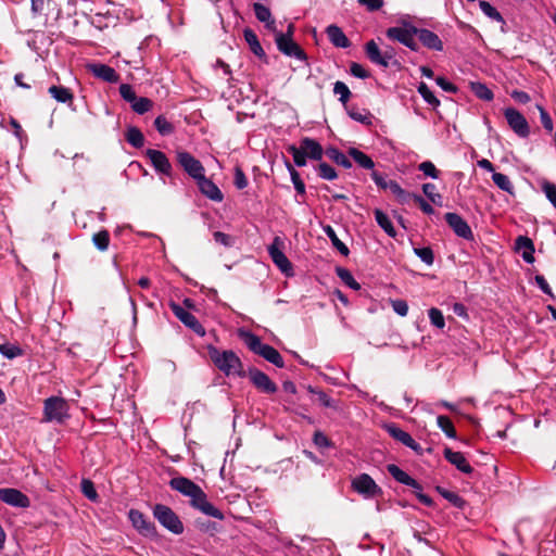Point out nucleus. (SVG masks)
Here are the masks:
<instances>
[{
    "label": "nucleus",
    "instance_id": "obj_1",
    "mask_svg": "<svg viewBox=\"0 0 556 556\" xmlns=\"http://www.w3.org/2000/svg\"><path fill=\"white\" fill-rule=\"evenodd\" d=\"M169 486L190 498V505L202 514L223 520L224 514L208 502L205 492L200 485L186 477H174L169 480Z\"/></svg>",
    "mask_w": 556,
    "mask_h": 556
},
{
    "label": "nucleus",
    "instance_id": "obj_2",
    "mask_svg": "<svg viewBox=\"0 0 556 556\" xmlns=\"http://www.w3.org/2000/svg\"><path fill=\"white\" fill-rule=\"evenodd\" d=\"M208 355L213 364L226 377L237 376L244 377L243 364L240 357L231 350L219 351L217 348L210 345Z\"/></svg>",
    "mask_w": 556,
    "mask_h": 556
},
{
    "label": "nucleus",
    "instance_id": "obj_3",
    "mask_svg": "<svg viewBox=\"0 0 556 556\" xmlns=\"http://www.w3.org/2000/svg\"><path fill=\"white\" fill-rule=\"evenodd\" d=\"M399 26L389 27L386 30V36L393 41H397L412 51H418L419 46L415 40L418 27H416L406 15L399 21Z\"/></svg>",
    "mask_w": 556,
    "mask_h": 556
},
{
    "label": "nucleus",
    "instance_id": "obj_4",
    "mask_svg": "<svg viewBox=\"0 0 556 556\" xmlns=\"http://www.w3.org/2000/svg\"><path fill=\"white\" fill-rule=\"evenodd\" d=\"M243 341L248 349L254 354L262 356L278 368L285 367V362L280 353L271 345L263 343L258 336L252 332H245L243 334Z\"/></svg>",
    "mask_w": 556,
    "mask_h": 556
},
{
    "label": "nucleus",
    "instance_id": "obj_5",
    "mask_svg": "<svg viewBox=\"0 0 556 556\" xmlns=\"http://www.w3.org/2000/svg\"><path fill=\"white\" fill-rule=\"evenodd\" d=\"M68 410V404L63 397L50 396L43 402L45 421H55L58 424H63L66 419L70 418Z\"/></svg>",
    "mask_w": 556,
    "mask_h": 556
},
{
    "label": "nucleus",
    "instance_id": "obj_6",
    "mask_svg": "<svg viewBox=\"0 0 556 556\" xmlns=\"http://www.w3.org/2000/svg\"><path fill=\"white\" fill-rule=\"evenodd\" d=\"M153 517L166 530L174 534H181L185 530L182 521L178 515L168 506L156 504L153 507Z\"/></svg>",
    "mask_w": 556,
    "mask_h": 556
},
{
    "label": "nucleus",
    "instance_id": "obj_7",
    "mask_svg": "<svg viewBox=\"0 0 556 556\" xmlns=\"http://www.w3.org/2000/svg\"><path fill=\"white\" fill-rule=\"evenodd\" d=\"M352 488L365 498H374L382 493L381 488L367 473H361L352 480Z\"/></svg>",
    "mask_w": 556,
    "mask_h": 556
},
{
    "label": "nucleus",
    "instance_id": "obj_8",
    "mask_svg": "<svg viewBox=\"0 0 556 556\" xmlns=\"http://www.w3.org/2000/svg\"><path fill=\"white\" fill-rule=\"evenodd\" d=\"M504 116L509 128L520 138H527L530 135V127L526 117L515 108H506Z\"/></svg>",
    "mask_w": 556,
    "mask_h": 556
},
{
    "label": "nucleus",
    "instance_id": "obj_9",
    "mask_svg": "<svg viewBox=\"0 0 556 556\" xmlns=\"http://www.w3.org/2000/svg\"><path fill=\"white\" fill-rule=\"evenodd\" d=\"M282 240L279 237H275L273 243L268 247V254L273 263L286 276H291L292 264L282 251Z\"/></svg>",
    "mask_w": 556,
    "mask_h": 556
},
{
    "label": "nucleus",
    "instance_id": "obj_10",
    "mask_svg": "<svg viewBox=\"0 0 556 556\" xmlns=\"http://www.w3.org/2000/svg\"><path fill=\"white\" fill-rule=\"evenodd\" d=\"M169 307L176 318H178L186 327L191 329L195 334L200 337L205 336L204 327L193 314L186 311L182 306L173 301L169 303Z\"/></svg>",
    "mask_w": 556,
    "mask_h": 556
},
{
    "label": "nucleus",
    "instance_id": "obj_11",
    "mask_svg": "<svg viewBox=\"0 0 556 556\" xmlns=\"http://www.w3.org/2000/svg\"><path fill=\"white\" fill-rule=\"evenodd\" d=\"M276 33V45L280 52L283 54L295 58L296 60H306V53L304 50L290 38V35H283L281 31Z\"/></svg>",
    "mask_w": 556,
    "mask_h": 556
},
{
    "label": "nucleus",
    "instance_id": "obj_12",
    "mask_svg": "<svg viewBox=\"0 0 556 556\" xmlns=\"http://www.w3.org/2000/svg\"><path fill=\"white\" fill-rule=\"evenodd\" d=\"M132 527L143 536L153 539L157 535L155 525L149 520L141 511L130 509L128 513Z\"/></svg>",
    "mask_w": 556,
    "mask_h": 556
},
{
    "label": "nucleus",
    "instance_id": "obj_13",
    "mask_svg": "<svg viewBox=\"0 0 556 556\" xmlns=\"http://www.w3.org/2000/svg\"><path fill=\"white\" fill-rule=\"evenodd\" d=\"M176 157H177L178 164L194 180H197L199 177H201L205 173V169H204V166L202 165V163L199 160H197L189 152L179 151V152H177Z\"/></svg>",
    "mask_w": 556,
    "mask_h": 556
},
{
    "label": "nucleus",
    "instance_id": "obj_14",
    "mask_svg": "<svg viewBox=\"0 0 556 556\" xmlns=\"http://www.w3.org/2000/svg\"><path fill=\"white\" fill-rule=\"evenodd\" d=\"M248 376L252 384L262 393L274 394L277 392V384L262 370L251 367Z\"/></svg>",
    "mask_w": 556,
    "mask_h": 556
},
{
    "label": "nucleus",
    "instance_id": "obj_15",
    "mask_svg": "<svg viewBox=\"0 0 556 556\" xmlns=\"http://www.w3.org/2000/svg\"><path fill=\"white\" fill-rule=\"evenodd\" d=\"M444 219L457 237L468 241L473 240L475 237L470 226L459 214L448 212L444 215Z\"/></svg>",
    "mask_w": 556,
    "mask_h": 556
},
{
    "label": "nucleus",
    "instance_id": "obj_16",
    "mask_svg": "<svg viewBox=\"0 0 556 556\" xmlns=\"http://www.w3.org/2000/svg\"><path fill=\"white\" fill-rule=\"evenodd\" d=\"M387 432L396 441L401 442L402 444H404L405 446L409 447L410 450H413L416 454L418 455H422L424 453V448L421 447V445L416 442L412 435L404 431L403 429H401L397 425L391 422V424H387L384 426Z\"/></svg>",
    "mask_w": 556,
    "mask_h": 556
},
{
    "label": "nucleus",
    "instance_id": "obj_17",
    "mask_svg": "<svg viewBox=\"0 0 556 556\" xmlns=\"http://www.w3.org/2000/svg\"><path fill=\"white\" fill-rule=\"evenodd\" d=\"M86 68L96 78H98L104 83L116 84L121 79L119 74L113 67H111L104 63H100V62L88 63L86 65Z\"/></svg>",
    "mask_w": 556,
    "mask_h": 556
},
{
    "label": "nucleus",
    "instance_id": "obj_18",
    "mask_svg": "<svg viewBox=\"0 0 556 556\" xmlns=\"http://www.w3.org/2000/svg\"><path fill=\"white\" fill-rule=\"evenodd\" d=\"M0 501L17 508H28L30 506L28 496L14 488L0 489Z\"/></svg>",
    "mask_w": 556,
    "mask_h": 556
},
{
    "label": "nucleus",
    "instance_id": "obj_19",
    "mask_svg": "<svg viewBox=\"0 0 556 556\" xmlns=\"http://www.w3.org/2000/svg\"><path fill=\"white\" fill-rule=\"evenodd\" d=\"M146 155L149 157L153 168L167 177L172 176L173 167L166 154L160 150L148 149Z\"/></svg>",
    "mask_w": 556,
    "mask_h": 556
},
{
    "label": "nucleus",
    "instance_id": "obj_20",
    "mask_svg": "<svg viewBox=\"0 0 556 556\" xmlns=\"http://www.w3.org/2000/svg\"><path fill=\"white\" fill-rule=\"evenodd\" d=\"M197 185L202 194L215 202H222L224 199L220 189L208 178L205 177V173L199 177Z\"/></svg>",
    "mask_w": 556,
    "mask_h": 556
},
{
    "label": "nucleus",
    "instance_id": "obj_21",
    "mask_svg": "<svg viewBox=\"0 0 556 556\" xmlns=\"http://www.w3.org/2000/svg\"><path fill=\"white\" fill-rule=\"evenodd\" d=\"M443 455L450 464L454 465L463 473L469 475L473 471V468L470 466L463 453L445 447Z\"/></svg>",
    "mask_w": 556,
    "mask_h": 556
},
{
    "label": "nucleus",
    "instance_id": "obj_22",
    "mask_svg": "<svg viewBox=\"0 0 556 556\" xmlns=\"http://www.w3.org/2000/svg\"><path fill=\"white\" fill-rule=\"evenodd\" d=\"M417 37L421 45L433 51H443V42L440 37L427 28H418Z\"/></svg>",
    "mask_w": 556,
    "mask_h": 556
},
{
    "label": "nucleus",
    "instance_id": "obj_23",
    "mask_svg": "<svg viewBox=\"0 0 556 556\" xmlns=\"http://www.w3.org/2000/svg\"><path fill=\"white\" fill-rule=\"evenodd\" d=\"M515 248L521 253V257L526 263L532 264L534 262V243L529 237L519 236L515 241Z\"/></svg>",
    "mask_w": 556,
    "mask_h": 556
},
{
    "label": "nucleus",
    "instance_id": "obj_24",
    "mask_svg": "<svg viewBox=\"0 0 556 556\" xmlns=\"http://www.w3.org/2000/svg\"><path fill=\"white\" fill-rule=\"evenodd\" d=\"M388 472L397 482H400L404 485L410 486L414 490H418V491L422 490V486L420 485V483L417 480H415L414 478H412L407 472L402 470L399 466H396L394 464L388 465Z\"/></svg>",
    "mask_w": 556,
    "mask_h": 556
},
{
    "label": "nucleus",
    "instance_id": "obj_25",
    "mask_svg": "<svg viewBox=\"0 0 556 556\" xmlns=\"http://www.w3.org/2000/svg\"><path fill=\"white\" fill-rule=\"evenodd\" d=\"M326 34L328 36L329 41L336 48L345 49L351 46L350 39L346 37V35L343 33V30L334 24L327 26Z\"/></svg>",
    "mask_w": 556,
    "mask_h": 556
},
{
    "label": "nucleus",
    "instance_id": "obj_26",
    "mask_svg": "<svg viewBox=\"0 0 556 556\" xmlns=\"http://www.w3.org/2000/svg\"><path fill=\"white\" fill-rule=\"evenodd\" d=\"M365 53L371 63L379 65L383 68L388 67L387 59L384 58L382 50H380L375 40H369L368 42H366Z\"/></svg>",
    "mask_w": 556,
    "mask_h": 556
},
{
    "label": "nucleus",
    "instance_id": "obj_27",
    "mask_svg": "<svg viewBox=\"0 0 556 556\" xmlns=\"http://www.w3.org/2000/svg\"><path fill=\"white\" fill-rule=\"evenodd\" d=\"M253 10L256 18L265 24V27L270 31H276V21L273 18L269 8L256 2L253 4Z\"/></svg>",
    "mask_w": 556,
    "mask_h": 556
},
{
    "label": "nucleus",
    "instance_id": "obj_28",
    "mask_svg": "<svg viewBox=\"0 0 556 556\" xmlns=\"http://www.w3.org/2000/svg\"><path fill=\"white\" fill-rule=\"evenodd\" d=\"M300 146L306 152L307 157L315 161L321 160L324 150L320 143L317 142L316 140L305 137L301 140Z\"/></svg>",
    "mask_w": 556,
    "mask_h": 556
},
{
    "label": "nucleus",
    "instance_id": "obj_29",
    "mask_svg": "<svg viewBox=\"0 0 556 556\" xmlns=\"http://www.w3.org/2000/svg\"><path fill=\"white\" fill-rule=\"evenodd\" d=\"M374 213L379 227H381L388 236L394 238L396 236V230L389 216L379 208H376Z\"/></svg>",
    "mask_w": 556,
    "mask_h": 556
},
{
    "label": "nucleus",
    "instance_id": "obj_30",
    "mask_svg": "<svg viewBox=\"0 0 556 556\" xmlns=\"http://www.w3.org/2000/svg\"><path fill=\"white\" fill-rule=\"evenodd\" d=\"M349 155L363 168L365 169H374L375 167V163L372 161V159L367 155L366 153H364L363 151L356 149V148H351L349 150Z\"/></svg>",
    "mask_w": 556,
    "mask_h": 556
},
{
    "label": "nucleus",
    "instance_id": "obj_31",
    "mask_svg": "<svg viewBox=\"0 0 556 556\" xmlns=\"http://www.w3.org/2000/svg\"><path fill=\"white\" fill-rule=\"evenodd\" d=\"M243 37L247 43L249 45L251 51L257 55H265L264 49L262 48L256 34L251 28H245L243 30Z\"/></svg>",
    "mask_w": 556,
    "mask_h": 556
},
{
    "label": "nucleus",
    "instance_id": "obj_32",
    "mask_svg": "<svg viewBox=\"0 0 556 556\" xmlns=\"http://www.w3.org/2000/svg\"><path fill=\"white\" fill-rule=\"evenodd\" d=\"M323 230L324 232L326 233V236L329 238V240L331 241L332 245L343 255V256H348L349 253H350V250L349 248L346 247L345 243H343L337 236L336 233V230L330 226V225H327V226H324L323 227Z\"/></svg>",
    "mask_w": 556,
    "mask_h": 556
},
{
    "label": "nucleus",
    "instance_id": "obj_33",
    "mask_svg": "<svg viewBox=\"0 0 556 556\" xmlns=\"http://www.w3.org/2000/svg\"><path fill=\"white\" fill-rule=\"evenodd\" d=\"M470 90L478 99L483 101H492L494 98L493 91L485 84L480 81H471Z\"/></svg>",
    "mask_w": 556,
    "mask_h": 556
},
{
    "label": "nucleus",
    "instance_id": "obj_34",
    "mask_svg": "<svg viewBox=\"0 0 556 556\" xmlns=\"http://www.w3.org/2000/svg\"><path fill=\"white\" fill-rule=\"evenodd\" d=\"M326 155L333 161L336 164L344 167V168H351L352 162L349 160V157L341 152L339 149L334 147H330L326 150Z\"/></svg>",
    "mask_w": 556,
    "mask_h": 556
},
{
    "label": "nucleus",
    "instance_id": "obj_35",
    "mask_svg": "<svg viewBox=\"0 0 556 556\" xmlns=\"http://www.w3.org/2000/svg\"><path fill=\"white\" fill-rule=\"evenodd\" d=\"M49 93L53 99L61 103L72 102L73 100V93L64 86L53 85L49 88Z\"/></svg>",
    "mask_w": 556,
    "mask_h": 556
},
{
    "label": "nucleus",
    "instance_id": "obj_36",
    "mask_svg": "<svg viewBox=\"0 0 556 556\" xmlns=\"http://www.w3.org/2000/svg\"><path fill=\"white\" fill-rule=\"evenodd\" d=\"M349 116L363 125H371L372 123V115L368 110L365 109H357L355 106H352L348 109Z\"/></svg>",
    "mask_w": 556,
    "mask_h": 556
},
{
    "label": "nucleus",
    "instance_id": "obj_37",
    "mask_svg": "<svg viewBox=\"0 0 556 556\" xmlns=\"http://www.w3.org/2000/svg\"><path fill=\"white\" fill-rule=\"evenodd\" d=\"M492 180L498 189H501L511 195L515 194L514 186L507 175L495 172L492 174Z\"/></svg>",
    "mask_w": 556,
    "mask_h": 556
},
{
    "label": "nucleus",
    "instance_id": "obj_38",
    "mask_svg": "<svg viewBox=\"0 0 556 556\" xmlns=\"http://www.w3.org/2000/svg\"><path fill=\"white\" fill-rule=\"evenodd\" d=\"M417 90L425 102L433 109H437L440 105V100L434 96L426 83H420Z\"/></svg>",
    "mask_w": 556,
    "mask_h": 556
},
{
    "label": "nucleus",
    "instance_id": "obj_39",
    "mask_svg": "<svg viewBox=\"0 0 556 556\" xmlns=\"http://www.w3.org/2000/svg\"><path fill=\"white\" fill-rule=\"evenodd\" d=\"M336 273L337 276L341 279V281L349 288L355 291L361 289V285L354 279L353 275L349 269L343 267H337Z\"/></svg>",
    "mask_w": 556,
    "mask_h": 556
},
{
    "label": "nucleus",
    "instance_id": "obj_40",
    "mask_svg": "<svg viewBox=\"0 0 556 556\" xmlns=\"http://www.w3.org/2000/svg\"><path fill=\"white\" fill-rule=\"evenodd\" d=\"M479 8L483 12V14L486 15L489 18L505 24V20L502 16V14L488 1H479Z\"/></svg>",
    "mask_w": 556,
    "mask_h": 556
},
{
    "label": "nucleus",
    "instance_id": "obj_41",
    "mask_svg": "<svg viewBox=\"0 0 556 556\" xmlns=\"http://www.w3.org/2000/svg\"><path fill=\"white\" fill-rule=\"evenodd\" d=\"M438 427L445 433L450 439H456V430L452 420L447 416L440 415L437 417Z\"/></svg>",
    "mask_w": 556,
    "mask_h": 556
},
{
    "label": "nucleus",
    "instance_id": "obj_42",
    "mask_svg": "<svg viewBox=\"0 0 556 556\" xmlns=\"http://www.w3.org/2000/svg\"><path fill=\"white\" fill-rule=\"evenodd\" d=\"M126 140L134 148H141L144 143V137L139 128L129 127L126 131Z\"/></svg>",
    "mask_w": 556,
    "mask_h": 556
},
{
    "label": "nucleus",
    "instance_id": "obj_43",
    "mask_svg": "<svg viewBox=\"0 0 556 556\" xmlns=\"http://www.w3.org/2000/svg\"><path fill=\"white\" fill-rule=\"evenodd\" d=\"M286 166L290 174L291 181L294 186L296 193L301 195L305 194V185L301 179L300 174L296 172V169L293 167L291 163L287 162Z\"/></svg>",
    "mask_w": 556,
    "mask_h": 556
},
{
    "label": "nucleus",
    "instance_id": "obj_44",
    "mask_svg": "<svg viewBox=\"0 0 556 556\" xmlns=\"http://www.w3.org/2000/svg\"><path fill=\"white\" fill-rule=\"evenodd\" d=\"M437 491L439 492V494L442 497H444L446 501H448L453 506H455L457 508H463L465 501L457 493L448 491L442 486H437Z\"/></svg>",
    "mask_w": 556,
    "mask_h": 556
},
{
    "label": "nucleus",
    "instance_id": "obj_45",
    "mask_svg": "<svg viewBox=\"0 0 556 556\" xmlns=\"http://www.w3.org/2000/svg\"><path fill=\"white\" fill-rule=\"evenodd\" d=\"M288 152L292 155L293 162L296 166L302 167L306 165V152L302 149V147H296L294 144L288 147Z\"/></svg>",
    "mask_w": 556,
    "mask_h": 556
},
{
    "label": "nucleus",
    "instance_id": "obj_46",
    "mask_svg": "<svg viewBox=\"0 0 556 556\" xmlns=\"http://www.w3.org/2000/svg\"><path fill=\"white\" fill-rule=\"evenodd\" d=\"M0 354L8 359H13L21 356L23 354V350L16 344L2 343L0 344Z\"/></svg>",
    "mask_w": 556,
    "mask_h": 556
},
{
    "label": "nucleus",
    "instance_id": "obj_47",
    "mask_svg": "<svg viewBox=\"0 0 556 556\" xmlns=\"http://www.w3.org/2000/svg\"><path fill=\"white\" fill-rule=\"evenodd\" d=\"M318 176L325 180H333L338 177L337 170L328 163L321 162L316 166Z\"/></svg>",
    "mask_w": 556,
    "mask_h": 556
},
{
    "label": "nucleus",
    "instance_id": "obj_48",
    "mask_svg": "<svg viewBox=\"0 0 556 556\" xmlns=\"http://www.w3.org/2000/svg\"><path fill=\"white\" fill-rule=\"evenodd\" d=\"M333 93L339 96V101L345 105L351 98V91L343 81H336L333 84Z\"/></svg>",
    "mask_w": 556,
    "mask_h": 556
},
{
    "label": "nucleus",
    "instance_id": "obj_49",
    "mask_svg": "<svg viewBox=\"0 0 556 556\" xmlns=\"http://www.w3.org/2000/svg\"><path fill=\"white\" fill-rule=\"evenodd\" d=\"M308 392L309 393H313V394H316L317 397H318V401L319 403L324 406V407H328V408H337V404L334 402V400H332L327 393H325L324 391L321 390H317L316 388H313L312 386H308L307 388Z\"/></svg>",
    "mask_w": 556,
    "mask_h": 556
},
{
    "label": "nucleus",
    "instance_id": "obj_50",
    "mask_svg": "<svg viewBox=\"0 0 556 556\" xmlns=\"http://www.w3.org/2000/svg\"><path fill=\"white\" fill-rule=\"evenodd\" d=\"M92 242L100 251H106L110 244V235L106 230H101L93 235Z\"/></svg>",
    "mask_w": 556,
    "mask_h": 556
},
{
    "label": "nucleus",
    "instance_id": "obj_51",
    "mask_svg": "<svg viewBox=\"0 0 556 556\" xmlns=\"http://www.w3.org/2000/svg\"><path fill=\"white\" fill-rule=\"evenodd\" d=\"M154 126L162 136H168L174 131V126L163 115L154 119Z\"/></svg>",
    "mask_w": 556,
    "mask_h": 556
},
{
    "label": "nucleus",
    "instance_id": "obj_52",
    "mask_svg": "<svg viewBox=\"0 0 556 556\" xmlns=\"http://www.w3.org/2000/svg\"><path fill=\"white\" fill-rule=\"evenodd\" d=\"M131 109L138 114H144L152 108L153 103L150 99L144 97H137V99L130 104Z\"/></svg>",
    "mask_w": 556,
    "mask_h": 556
},
{
    "label": "nucleus",
    "instance_id": "obj_53",
    "mask_svg": "<svg viewBox=\"0 0 556 556\" xmlns=\"http://www.w3.org/2000/svg\"><path fill=\"white\" fill-rule=\"evenodd\" d=\"M428 316L431 325L434 326L435 328L443 329L445 327V319L443 313L439 308L431 307L430 309H428Z\"/></svg>",
    "mask_w": 556,
    "mask_h": 556
},
{
    "label": "nucleus",
    "instance_id": "obj_54",
    "mask_svg": "<svg viewBox=\"0 0 556 556\" xmlns=\"http://www.w3.org/2000/svg\"><path fill=\"white\" fill-rule=\"evenodd\" d=\"M414 253L428 266L434 262V254L430 247L414 248Z\"/></svg>",
    "mask_w": 556,
    "mask_h": 556
},
{
    "label": "nucleus",
    "instance_id": "obj_55",
    "mask_svg": "<svg viewBox=\"0 0 556 556\" xmlns=\"http://www.w3.org/2000/svg\"><path fill=\"white\" fill-rule=\"evenodd\" d=\"M435 186L433 184L427 182L422 185V192L434 204L441 205L442 195L435 192Z\"/></svg>",
    "mask_w": 556,
    "mask_h": 556
},
{
    "label": "nucleus",
    "instance_id": "obj_56",
    "mask_svg": "<svg viewBox=\"0 0 556 556\" xmlns=\"http://www.w3.org/2000/svg\"><path fill=\"white\" fill-rule=\"evenodd\" d=\"M81 493L90 501L94 502L98 498V493L96 491L94 484L92 481L88 479H83L81 483Z\"/></svg>",
    "mask_w": 556,
    "mask_h": 556
},
{
    "label": "nucleus",
    "instance_id": "obj_57",
    "mask_svg": "<svg viewBox=\"0 0 556 556\" xmlns=\"http://www.w3.org/2000/svg\"><path fill=\"white\" fill-rule=\"evenodd\" d=\"M418 169L424 173L425 176L430 177L432 179H438L440 172L437 169L435 165L431 161L421 162L418 165Z\"/></svg>",
    "mask_w": 556,
    "mask_h": 556
},
{
    "label": "nucleus",
    "instance_id": "obj_58",
    "mask_svg": "<svg viewBox=\"0 0 556 556\" xmlns=\"http://www.w3.org/2000/svg\"><path fill=\"white\" fill-rule=\"evenodd\" d=\"M119 94L124 101L130 104L137 99L136 92L129 84H122L119 86Z\"/></svg>",
    "mask_w": 556,
    "mask_h": 556
},
{
    "label": "nucleus",
    "instance_id": "obj_59",
    "mask_svg": "<svg viewBox=\"0 0 556 556\" xmlns=\"http://www.w3.org/2000/svg\"><path fill=\"white\" fill-rule=\"evenodd\" d=\"M536 109L540 112V119H541L542 126L544 127V129L546 131L551 132L554 127L552 117L549 116V114L546 112V110L542 105L536 104Z\"/></svg>",
    "mask_w": 556,
    "mask_h": 556
},
{
    "label": "nucleus",
    "instance_id": "obj_60",
    "mask_svg": "<svg viewBox=\"0 0 556 556\" xmlns=\"http://www.w3.org/2000/svg\"><path fill=\"white\" fill-rule=\"evenodd\" d=\"M350 73L356 78L366 79L370 76V73L359 63L353 62L350 66Z\"/></svg>",
    "mask_w": 556,
    "mask_h": 556
},
{
    "label": "nucleus",
    "instance_id": "obj_61",
    "mask_svg": "<svg viewBox=\"0 0 556 556\" xmlns=\"http://www.w3.org/2000/svg\"><path fill=\"white\" fill-rule=\"evenodd\" d=\"M542 190L547 198V200L552 203V205L556 210V186L552 182H544L542 186Z\"/></svg>",
    "mask_w": 556,
    "mask_h": 556
},
{
    "label": "nucleus",
    "instance_id": "obj_62",
    "mask_svg": "<svg viewBox=\"0 0 556 556\" xmlns=\"http://www.w3.org/2000/svg\"><path fill=\"white\" fill-rule=\"evenodd\" d=\"M391 306L393 311L402 317L406 316L408 313V304L405 300H391Z\"/></svg>",
    "mask_w": 556,
    "mask_h": 556
},
{
    "label": "nucleus",
    "instance_id": "obj_63",
    "mask_svg": "<svg viewBox=\"0 0 556 556\" xmlns=\"http://www.w3.org/2000/svg\"><path fill=\"white\" fill-rule=\"evenodd\" d=\"M213 238H214L215 242H217L226 248H230L235 243V240L231 236H229L225 232H222V231H215L213 233Z\"/></svg>",
    "mask_w": 556,
    "mask_h": 556
},
{
    "label": "nucleus",
    "instance_id": "obj_64",
    "mask_svg": "<svg viewBox=\"0 0 556 556\" xmlns=\"http://www.w3.org/2000/svg\"><path fill=\"white\" fill-rule=\"evenodd\" d=\"M233 184L240 190L244 189L248 186L247 176L240 167H236L235 169Z\"/></svg>",
    "mask_w": 556,
    "mask_h": 556
}]
</instances>
